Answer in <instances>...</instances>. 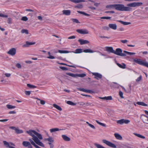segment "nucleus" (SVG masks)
<instances>
[{"mask_svg":"<svg viewBox=\"0 0 148 148\" xmlns=\"http://www.w3.org/2000/svg\"><path fill=\"white\" fill-rule=\"evenodd\" d=\"M16 66L19 69H21V66L20 64L19 63H17L16 65Z\"/></svg>","mask_w":148,"mask_h":148,"instance_id":"5fc2aeb1","label":"nucleus"},{"mask_svg":"<svg viewBox=\"0 0 148 148\" xmlns=\"http://www.w3.org/2000/svg\"><path fill=\"white\" fill-rule=\"evenodd\" d=\"M21 33H25L26 34H28V30L25 29H22L21 31Z\"/></svg>","mask_w":148,"mask_h":148,"instance_id":"ea45409f","label":"nucleus"},{"mask_svg":"<svg viewBox=\"0 0 148 148\" xmlns=\"http://www.w3.org/2000/svg\"><path fill=\"white\" fill-rule=\"evenodd\" d=\"M115 9L117 10L123 11H128L131 10L132 8L128 7H125L122 4H115Z\"/></svg>","mask_w":148,"mask_h":148,"instance_id":"f03ea898","label":"nucleus"},{"mask_svg":"<svg viewBox=\"0 0 148 148\" xmlns=\"http://www.w3.org/2000/svg\"><path fill=\"white\" fill-rule=\"evenodd\" d=\"M15 131L16 133L18 134H21L23 133V131L22 130L19 129L18 127H17L16 128Z\"/></svg>","mask_w":148,"mask_h":148,"instance_id":"bb28decb","label":"nucleus"},{"mask_svg":"<svg viewBox=\"0 0 148 148\" xmlns=\"http://www.w3.org/2000/svg\"><path fill=\"white\" fill-rule=\"evenodd\" d=\"M102 142L103 143L110 147L114 148L116 147V146L115 144L106 140H102Z\"/></svg>","mask_w":148,"mask_h":148,"instance_id":"39448f33","label":"nucleus"},{"mask_svg":"<svg viewBox=\"0 0 148 148\" xmlns=\"http://www.w3.org/2000/svg\"><path fill=\"white\" fill-rule=\"evenodd\" d=\"M134 61L135 62L139 64L143 65L148 68V62L144 60H143L139 59H134Z\"/></svg>","mask_w":148,"mask_h":148,"instance_id":"7ed1b4c3","label":"nucleus"},{"mask_svg":"<svg viewBox=\"0 0 148 148\" xmlns=\"http://www.w3.org/2000/svg\"><path fill=\"white\" fill-rule=\"evenodd\" d=\"M96 121L98 124L103 127H106V124L104 123L100 122L97 120Z\"/></svg>","mask_w":148,"mask_h":148,"instance_id":"37998d69","label":"nucleus"},{"mask_svg":"<svg viewBox=\"0 0 148 148\" xmlns=\"http://www.w3.org/2000/svg\"><path fill=\"white\" fill-rule=\"evenodd\" d=\"M76 37L75 36H71L69 37L68 38V39H74Z\"/></svg>","mask_w":148,"mask_h":148,"instance_id":"0e129e2a","label":"nucleus"},{"mask_svg":"<svg viewBox=\"0 0 148 148\" xmlns=\"http://www.w3.org/2000/svg\"><path fill=\"white\" fill-rule=\"evenodd\" d=\"M16 113V112L14 111H10L8 112V113L10 114H15Z\"/></svg>","mask_w":148,"mask_h":148,"instance_id":"69168bd1","label":"nucleus"},{"mask_svg":"<svg viewBox=\"0 0 148 148\" xmlns=\"http://www.w3.org/2000/svg\"><path fill=\"white\" fill-rule=\"evenodd\" d=\"M122 50L120 48H117L116 49L115 51H114V53L121 56H125L126 55L124 53H122Z\"/></svg>","mask_w":148,"mask_h":148,"instance_id":"20e7f679","label":"nucleus"},{"mask_svg":"<svg viewBox=\"0 0 148 148\" xmlns=\"http://www.w3.org/2000/svg\"><path fill=\"white\" fill-rule=\"evenodd\" d=\"M106 7L108 10H111L113 9H115V4L108 5L106 6Z\"/></svg>","mask_w":148,"mask_h":148,"instance_id":"2eb2a0df","label":"nucleus"},{"mask_svg":"<svg viewBox=\"0 0 148 148\" xmlns=\"http://www.w3.org/2000/svg\"><path fill=\"white\" fill-rule=\"evenodd\" d=\"M118 21L124 25H128L131 24V23L130 22H124L122 21Z\"/></svg>","mask_w":148,"mask_h":148,"instance_id":"7c9ffc66","label":"nucleus"},{"mask_svg":"<svg viewBox=\"0 0 148 148\" xmlns=\"http://www.w3.org/2000/svg\"><path fill=\"white\" fill-rule=\"evenodd\" d=\"M71 52L75 53H82L83 52V51H82V49H77L75 51H72Z\"/></svg>","mask_w":148,"mask_h":148,"instance_id":"412c9836","label":"nucleus"},{"mask_svg":"<svg viewBox=\"0 0 148 148\" xmlns=\"http://www.w3.org/2000/svg\"><path fill=\"white\" fill-rule=\"evenodd\" d=\"M112 98L111 96L106 97V100H112Z\"/></svg>","mask_w":148,"mask_h":148,"instance_id":"4d7b16f0","label":"nucleus"},{"mask_svg":"<svg viewBox=\"0 0 148 148\" xmlns=\"http://www.w3.org/2000/svg\"><path fill=\"white\" fill-rule=\"evenodd\" d=\"M121 42L123 43H126L128 42V41L127 40H121Z\"/></svg>","mask_w":148,"mask_h":148,"instance_id":"e2e57ef3","label":"nucleus"},{"mask_svg":"<svg viewBox=\"0 0 148 148\" xmlns=\"http://www.w3.org/2000/svg\"><path fill=\"white\" fill-rule=\"evenodd\" d=\"M62 137L63 139L66 141H68L70 140V138L65 135H62Z\"/></svg>","mask_w":148,"mask_h":148,"instance_id":"6ab92c4d","label":"nucleus"},{"mask_svg":"<svg viewBox=\"0 0 148 148\" xmlns=\"http://www.w3.org/2000/svg\"><path fill=\"white\" fill-rule=\"evenodd\" d=\"M35 44V42H29L28 41L26 42L25 44L23 45V47H27L29 46L30 45H33Z\"/></svg>","mask_w":148,"mask_h":148,"instance_id":"9b49d317","label":"nucleus"},{"mask_svg":"<svg viewBox=\"0 0 148 148\" xmlns=\"http://www.w3.org/2000/svg\"><path fill=\"white\" fill-rule=\"evenodd\" d=\"M21 20L23 21H26L28 20V18L26 16H23Z\"/></svg>","mask_w":148,"mask_h":148,"instance_id":"3c124183","label":"nucleus"},{"mask_svg":"<svg viewBox=\"0 0 148 148\" xmlns=\"http://www.w3.org/2000/svg\"><path fill=\"white\" fill-rule=\"evenodd\" d=\"M58 52L60 53H67L71 52V51H69L66 50H58Z\"/></svg>","mask_w":148,"mask_h":148,"instance_id":"393cba45","label":"nucleus"},{"mask_svg":"<svg viewBox=\"0 0 148 148\" xmlns=\"http://www.w3.org/2000/svg\"><path fill=\"white\" fill-rule=\"evenodd\" d=\"M25 93L26 95H29L31 93V92L29 91H25Z\"/></svg>","mask_w":148,"mask_h":148,"instance_id":"13d9d810","label":"nucleus"},{"mask_svg":"<svg viewBox=\"0 0 148 148\" xmlns=\"http://www.w3.org/2000/svg\"><path fill=\"white\" fill-rule=\"evenodd\" d=\"M101 19H109L111 18L110 17H102L101 18Z\"/></svg>","mask_w":148,"mask_h":148,"instance_id":"6e6d98bb","label":"nucleus"},{"mask_svg":"<svg viewBox=\"0 0 148 148\" xmlns=\"http://www.w3.org/2000/svg\"><path fill=\"white\" fill-rule=\"evenodd\" d=\"M77 12H78L79 13H80L81 14H82L86 16H88V14L85 13L84 12H82V11H77Z\"/></svg>","mask_w":148,"mask_h":148,"instance_id":"603ef678","label":"nucleus"},{"mask_svg":"<svg viewBox=\"0 0 148 148\" xmlns=\"http://www.w3.org/2000/svg\"><path fill=\"white\" fill-rule=\"evenodd\" d=\"M119 95L121 98L123 99L124 98L123 96V93L122 92L120 91L119 92Z\"/></svg>","mask_w":148,"mask_h":148,"instance_id":"864d4df0","label":"nucleus"},{"mask_svg":"<svg viewBox=\"0 0 148 148\" xmlns=\"http://www.w3.org/2000/svg\"><path fill=\"white\" fill-rule=\"evenodd\" d=\"M83 52L85 53H90L92 52V51L90 49H86L84 50Z\"/></svg>","mask_w":148,"mask_h":148,"instance_id":"58836bf2","label":"nucleus"},{"mask_svg":"<svg viewBox=\"0 0 148 148\" xmlns=\"http://www.w3.org/2000/svg\"><path fill=\"white\" fill-rule=\"evenodd\" d=\"M114 136L118 140H121L123 139L122 136L118 133H115L114 134Z\"/></svg>","mask_w":148,"mask_h":148,"instance_id":"dca6fc26","label":"nucleus"},{"mask_svg":"<svg viewBox=\"0 0 148 148\" xmlns=\"http://www.w3.org/2000/svg\"><path fill=\"white\" fill-rule=\"evenodd\" d=\"M27 86L28 87L32 88H37L36 86L31 85L30 84H27Z\"/></svg>","mask_w":148,"mask_h":148,"instance_id":"c9c22d12","label":"nucleus"},{"mask_svg":"<svg viewBox=\"0 0 148 148\" xmlns=\"http://www.w3.org/2000/svg\"><path fill=\"white\" fill-rule=\"evenodd\" d=\"M102 29L104 30H108L110 29V27L107 26H104L103 27Z\"/></svg>","mask_w":148,"mask_h":148,"instance_id":"09e8293b","label":"nucleus"},{"mask_svg":"<svg viewBox=\"0 0 148 148\" xmlns=\"http://www.w3.org/2000/svg\"><path fill=\"white\" fill-rule=\"evenodd\" d=\"M29 141H30L31 143L33 145L35 144V143L32 139H29Z\"/></svg>","mask_w":148,"mask_h":148,"instance_id":"338daca9","label":"nucleus"},{"mask_svg":"<svg viewBox=\"0 0 148 148\" xmlns=\"http://www.w3.org/2000/svg\"><path fill=\"white\" fill-rule=\"evenodd\" d=\"M48 53L49 55V56L47 57V58H48L50 59H54L55 58V57L54 56H51V53L50 52H48Z\"/></svg>","mask_w":148,"mask_h":148,"instance_id":"e433bc0d","label":"nucleus"},{"mask_svg":"<svg viewBox=\"0 0 148 148\" xmlns=\"http://www.w3.org/2000/svg\"><path fill=\"white\" fill-rule=\"evenodd\" d=\"M78 41L80 43L81 45L86 44L89 43V41L87 40L80 39L78 40Z\"/></svg>","mask_w":148,"mask_h":148,"instance_id":"1a4fd4ad","label":"nucleus"},{"mask_svg":"<svg viewBox=\"0 0 148 148\" xmlns=\"http://www.w3.org/2000/svg\"><path fill=\"white\" fill-rule=\"evenodd\" d=\"M117 64L120 68L122 69H125V68L126 65L124 63H122L121 64L117 63Z\"/></svg>","mask_w":148,"mask_h":148,"instance_id":"cd10ccee","label":"nucleus"},{"mask_svg":"<svg viewBox=\"0 0 148 148\" xmlns=\"http://www.w3.org/2000/svg\"><path fill=\"white\" fill-rule=\"evenodd\" d=\"M105 13H114V11H107L105 12Z\"/></svg>","mask_w":148,"mask_h":148,"instance_id":"052dcab7","label":"nucleus"},{"mask_svg":"<svg viewBox=\"0 0 148 148\" xmlns=\"http://www.w3.org/2000/svg\"><path fill=\"white\" fill-rule=\"evenodd\" d=\"M93 75L95 76L94 78L97 80L102 78V75L98 73H93Z\"/></svg>","mask_w":148,"mask_h":148,"instance_id":"9d476101","label":"nucleus"},{"mask_svg":"<svg viewBox=\"0 0 148 148\" xmlns=\"http://www.w3.org/2000/svg\"><path fill=\"white\" fill-rule=\"evenodd\" d=\"M0 17L3 18H7L8 17V16L1 13H0Z\"/></svg>","mask_w":148,"mask_h":148,"instance_id":"de8ad7c7","label":"nucleus"},{"mask_svg":"<svg viewBox=\"0 0 148 148\" xmlns=\"http://www.w3.org/2000/svg\"><path fill=\"white\" fill-rule=\"evenodd\" d=\"M62 12L64 15L69 16L71 14V11L69 10H63L62 11Z\"/></svg>","mask_w":148,"mask_h":148,"instance_id":"ddd939ff","label":"nucleus"},{"mask_svg":"<svg viewBox=\"0 0 148 148\" xmlns=\"http://www.w3.org/2000/svg\"><path fill=\"white\" fill-rule=\"evenodd\" d=\"M128 7H135V2L128 4L127 5Z\"/></svg>","mask_w":148,"mask_h":148,"instance_id":"72a5a7b5","label":"nucleus"},{"mask_svg":"<svg viewBox=\"0 0 148 148\" xmlns=\"http://www.w3.org/2000/svg\"><path fill=\"white\" fill-rule=\"evenodd\" d=\"M123 52L124 53H126L128 55H134V54H135V53H134L130 52H129L127 51H123Z\"/></svg>","mask_w":148,"mask_h":148,"instance_id":"a19ab883","label":"nucleus"},{"mask_svg":"<svg viewBox=\"0 0 148 148\" xmlns=\"http://www.w3.org/2000/svg\"><path fill=\"white\" fill-rule=\"evenodd\" d=\"M53 106L56 108V109L59 110V111H61L62 110V109L61 108L60 106H59L56 104H53Z\"/></svg>","mask_w":148,"mask_h":148,"instance_id":"a878e982","label":"nucleus"},{"mask_svg":"<svg viewBox=\"0 0 148 148\" xmlns=\"http://www.w3.org/2000/svg\"><path fill=\"white\" fill-rule=\"evenodd\" d=\"M66 103L68 104L71 106H75L76 105V103H73L72 101H67L66 102Z\"/></svg>","mask_w":148,"mask_h":148,"instance_id":"f704fd0d","label":"nucleus"},{"mask_svg":"<svg viewBox=\"0 0 148 148\" xmlns=\"http://www.w3.org/2000/svg\"><path fill=\"white\" fill-rule=\"evenodd\" d=\"M76 31L78 33L81 34H88V31L85 29H77Z\"/></svg>","mask_w":148,"mask_h":148,"instance_id":"0eeeda50","label":"nucleus"},{"mask_svg":"<svg viewBox=\"0 0 148 148\" xmlns=\"http://www.w3.org/2000/svg\"><path fill=\"white\" fill-rule=\"evenodd\" d=\"M16 50L15 48H12L10 49L9 51L7 52V53L12 56H14L16 53Z\"/></svg>","mask_w":148,"mask_h":148,"instance_id":"6e6552de","label":"nucleus"},{"mask_svg":"<svg viewBox=\"0 0 148 148\" xmlns=\"http://www.w3.org/2000/svg\"><path fill=\"white\" fill-rule=\"evenodd\" d=\"M106 50L108 52L114 53V50L112 47H106Z\"/></svg>","mask_w":148,"mask_h":148,"instance_id":"a211bd4d","label":"nucleus"},{"mask_svg":"<svg viewBox=\"0 0 148 148\" xmlns=\"http://www.w3.org/2000/svg\"><path fill=\"white\" fill-rule=\"evenodd\" d=\"M46 140H48L50 143H53V140L51 137H49L48 138L46 139Z\"/></svg>","mask_w":148,"mask_h":148,"instance_id":"79ce46f5","label":"nucleus"},{"mask_svg":"<svg viewBox=\"0 0 148 148\" xmlns=\"http://www.w3.org/2000/svg\"><path fill=\"white\" fill-rule=\"evenodd\" d=\"M71 20L74 23H79V21L77 19L72 18L71 19Z\"/></svg>","mask_w":148,"mask_h":148,"instance_id":"c03bdc74","label":"nucleus"},{"mask_svg":"<svg viewBox=\"0 0 148 148\" xmlns=\"http://www.w3.org/2000/svg\"><path fill=\"white\" fill-rule=\"evenodd\" d=\"M48 144L50 145V148H53L54 147V145L51 143H49Z\"/></svg>","mask_w":148,"mask_h":148,"instance_id":"774afa93","label":"nucleus"},{"mask_svg":"<svg viewBox=\"0 0 148 148\" xmlns=\"http://www.w3.org/2000/svg\"><path fill=\"white\" fill-rule=\"evenodd\" d=\"M117 123L120 125H122L124 123L127 124L129 123L130 121L128 119H121L116 121Z\"/></svg>","mask_w":148,"mask_h":148,"instance_id":"423d86ee","label":"nucleus"},{"mask_svg":"<svg viewBox=\"0 0 148 148\" xmlns=\"http://www.w3.org/2000/svg\"><path fill=\"white\" fill-rule=\"evenodd\" d=\"M109 26L110 28L114 30H116L117 29V25L115 24H109Z\"/></svg>","mask_w":148,"mask_h":148,"instance_id":"4468645a","label":"nucleus"},{"mask_svg":"<svg viewBox=\"0 0 148 148\" xmlns=\"http://www.w3.org/2000/svg\"><path fill=\"white\" fill-rule=\"evenodd\" d=\"M30 143L27 141H23L22 143V145L25 147H27L29 145H30Z\"/></svg>","mask_w":148,"mask_h":148,"instance_id":"c756f323","label":"nucleus"},{"mask_svg":"<svg viewBox=\"0 0 148 148\" xmlns=\"http://www.w3.org/2000/svg\"><path fill=\"white\" fill-rule=\"evenodd\" d=\"M133 134L135 135V136L138 137H139L140 138H143V139H145V136H143V135L140 134H138L137 133H134Z\"/></svg>","mask_w":148,"mask_h":148,"instance_id":"b1692460","label":"nucleus"},{"mask_svg":"<svg viewBox=\"0 0 148 148\" xmlns=\"http://www.w3.org/2000/svg\"><path fill=\"white\" fill-rule=\"evenodd\" d=\"M66 75H68L69 76H71L73 77H77V74H74L73 73H66Z\"/></svg>","mask_w":148,"mask_h":148,"instance_id":"2f4dec72","label":"nucleus"},{"mask_svg":"<svg viewBox=\"0 0 148 148\" xmlns=\"http://www.w3.org/2000/svg\"><path fill=\"white\" fill-rule=\"evenodd\" d=\"M143 3L141 2H135V7L139 6L141 5Z\"/></svg>","mask_w":148,"mask_h":148,"instance_id":"a18cd8bd","label":"nucleus"},{"mask_svg":"<svg viewBox=\"0 0 148 148\" xmlns=\"http://www.w3.org/2000/svg\"><path fill=\"white\" fill-rule=\"evenodd\" d=\"M142 119L144 123L148 124V117L145 115H143L142 116Z\"/></svg>","mask_w":148,"mask_h":148,"instance_id":"f8f14e48","label":"nucleus"},{"mask_svg":"<svg viewBox=\"0 0 148 148\" xmlns=\"http://www.w3.org/2000/svg\"><path fill=\"white\" fill-rule=\"evenodd\" d=\"M12 19L11 18H8L7 20V23L9 24H11L12 23Z\"/></svg>","mask_w":148,"mask_h":148,"instance_id":"49530a36","label":"nucleus"},{"mask_svg":"<svg viewBox=\"0 0 148 148\" xmlns=\"http://www.w3.org/2000/svg\"><path fill=\"white\" fill-rule=\"evenodd\" d=\"M142 79L141 75H140L139 77L136 79V82H139Z\"/></svg>","mask_w":148,"mask_h":148,"instance_id":"bf43d9fd","label":"nucleus"},{"mask_svg":"<svg viewBox=\"0 0 148 148\" xmlns=\"http://www.w3.org/2000/svg\"><path fill=\"white\" fill-rule=\"evenodd\" d=\"M86 75L84 73H82L80 74H77V77H84Z\"/></svg>","mask_w":148,"mask_h":148,"instance_id":"4c0bfd02","label":"nucleus"},{"mask_svg":"<svg viewBox=\"0 0 148 148\" xmlns=\"http://www.w3.org/2000/svg\"><path fill=\"white\" fill-rule=\"evenodd\" d=\"M6 107L9 109H13L15 108L16 106L11 105L7 104L6 105Z\"/></svg>","mask_w":148,"mask_h":148,"instance_id":"4be33fe9","label":"nucleus"},{"mask_svg":"<svg viewBox=\"0 0 148 148\" xmlns=\"http://www.w3.org/2000/svg\"><path fill=\"white\" fill-rule=\"evenodd\" d=\"M26 132L32 136V139L37 145L42 147H44V145L39 140L43 139L42 135L34 130H29Z\"/></svg>","mask_w":148,"mask_h":148,"instance_id":"f257e3e1","label":"nucleus"},{"mask_svg":"<svg viewBox=\"0 0 148 148\" xmlns=\"http://www.w3.org/2000/svg\"><path fill=\"white\" fill-rule=\"evenodd\" d=\"M78 90L80 91H82L86 92H88L89 93H92V91L91 90L85 89L84 88H78Z\"/></svg>","mask_w":148,"mask_h":148,"instance_id":"f3484780","label":"nucleus"},{"mask_svg":"<svg viewBox=\"0 0 148 148\" xmlns=\"http://www.w3.org/2000/svg\"><path fill=\"white\" fill-rule=\"evenodd\" d=\"M61 129H59L58 128H52L50 130V131L51 133H53L59 131L61 130Z\"/></svg>","mask_w":148,"mask_h":148,"instance_id":"aec40b11","label":"nucleus"},{"mask_svg":"<svg viewBox=\"0 0 148 148\" xmlns=\"http://www.w3.org/2000/svg\"><path fill=\"white\" fill-rule=\"evenodd\" d=\"M136 104L138 105H141L143 106H147V104H145L144 102H137L136 103Z\"/></svg>","mask_w":148,"mask_h":148,"instance_id":"c85d7f7f","label":"nucleus"},{"mask_svg":"<svg viewBox=\"0 0 148 148\" xmlns=\"http://www.w3.org/2000/svg\"><path fill=\"white\" fill-rule=\"evenodd\" d=\"M71 1L75 3H78L82 1V0H72Z\"/></svg>","mask_w":148,"mask_h":148,"instance_id":"8fccbe9b","label":"nucleus"},{"mask_svg":"<svg viewBox=\"0 0 148 148\" xmlns=\"http://www.w3.org/2000/svg\"><path fill=\"white\" fill-rule=\"evenodd\" d=\"M25 62V63L28 64H31L32 63V62L30 60H26Z\"/></svg>","mask_w":148,"mask_h":148,"instance_id":"680f3d73","label":"nucleus"},{"mask_svg":"<svg viewBox=\"0 0 148 148\" xmlns=\"http://www.w3.org/2000/svg\"><path fill=\"white\" fill-rule=\"evenodd\" d=\"M3 143L4 145L7 147H9L10 148L11 147H13L10 145V144L6 141H3Z\"/></svg>","mask_w":148,"mask_h":148,"instance_id":"5701e85b","label":"nucleus"},{"mask_svg":"<svg viewBox=\"0 0 148 148\" xmlns=\"http://www.w3.org/2000/svg\"><path fill=\"white\" fill-rule=\"evenodd\" d=\"M35 99H37L38 100L40 101V103L42 105H44L45 103V101L43 100H41V99L37 98H35Z\"/></svg>","mask_w":148,"mask_h":148,"instance_id":"473e14b6","label":"nucleus"}]
</instances>
